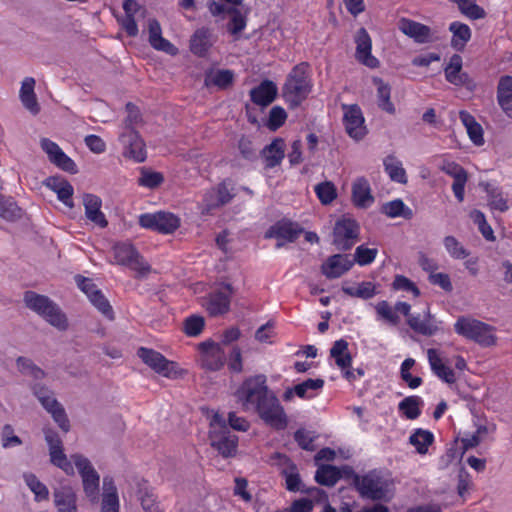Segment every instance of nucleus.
Returning <instances> with one entry per match:
<instances>
[{
  "instance_id": "obj_1",
  "label": "nucleus",
  "mask_w": 512,
  "mask_h": 512,
  "mask_svg": "<svg viewBox=\"0 0 512 512\" xmlns=\"http://www.w3.org/2000/svg\"><path fill=\"white\" fill-rule=\"evenodd\" d=\"M243 411H254L268 426L276 430L287 427L288 418L279 399L267 386L265 375L247 378L235 393Z\"/></svg>"
},
{
  "instance_id": "obj_2",
  "label": "nucleus",
  "mask_w": 512,
  "mask_h": 512,
  "mask_svg": "<svg viewBox=\"0 0 512 512\" xmlns=\"http://www.w3.org/2000/svg\"><path fill=\"white\" fill-rule=\"evenodd\" d=\"M45 440L49 447L51 463L67 475H74V467H76L82 478L86 496L92 501L97 500L100 477L90 460L81 454H73L68 459L64 453L62 440L57 433L51 430L45 432Z\"/></svg>"
},
{
  "instance_id": "obj_3",
  "label": "nucleus",
  "mask_w": 512,
  "mask_h": 512,
  "mask_svg": "<svg viewBox=\"0 0 512 512\" xmlns=\"http://www.w3.org/2000/svg\"><path fill=\"white\" fill-rule=\"evenodd\" d=\"M23 301L27 308L41 316L50 325L60 331L68 329V320L60 307L49 297L38 294L34 291H27Z\"/></svg>"
},
{
  "instance_id": "obj_4",
  "label": "nucleus",
  "mask_w": 512,
  "mask_h": 512,
  "mask_svg": "<svg viewBox=\"0 0 512 512\" xmlns=\"http://www.w3.org/2000/svg\"><path fill=\"white\" fill-rule=\"evenodd\" d=\"M354 485L360 495L373 501L391 499L390 482L380 473L371 471L363 476H354Z\"/></svg>"
},
{
  "instance_id": "obj_5",
  "label": "nucleus",
  "mask_w": 512,
  "mask_h": 512,
  "mask_svg": "<svg viewBox=\"0 0 512 512\" xmlns=\"http://www.w3.org/2000/svg\"><path fill=\"white\" fill-rule=\"evenodd\" d=\"M209 439L211 446L223 457H232L236 454L238 437L231 434L225 419L218 413H215L210 421Z\"/></svg>"
},
{
  "instance_id": "obj_6",
  "label": "nucleus",
  "mask_w": 512,
  "mask_h": 512,
  "mask_svg": "<svg viewBox=\"0 0 512 512\" xmlns=\"http://www.w3.org/2000/svg\"><path fill=\"white\" fill-rule=\"evenodd\" d=\"M311 84L307 75V66L300 64L293 68L283 87V97L291 107H296L308 96Z\"/></svg>"
},
{
  "instance_id": "obj_7",
  "label": "nucleus",
  "mask_w": 512,
  "mask_h": 512,
  "mask_svg": "<svg viewBox=\"0 0 512 512\" xmlns=\"http://www.w3.org/2000/svg\"><path fill=\"white\" fill-rule=\"evenodd\" d=\"M454 329L459 335L473 340L482 346H491L496 342L494 329L475 319L459 318L454 325Z\"/></svg>"
},
{
  "instance_id": "obj_8",
  "label": "nucleus",
  "mask_w": 512,
  "mask_h": 512,
  "mask_svg": "<svg viewBox=\"0 0 512 512\" xmlns=\"http://www.w3.org/2000/svg\"><path fill=\"white\" fill-rule=\"evenodd\" d=\"M30 389L34 396L39 400L44 409L50 413L64 431H68L69 422L66 417V413L62 405L54 397V393L43 383L39 381H33L30 383Z\"/></svg>"
},
{
  "instance_id": "obj_9",
  "label": "nucleus",
  "mask_w": 512,
  "mask_h": 512,
  "mask_svg": "<svg viewBox=\"0 0 512 512\" xmlns=\"http://www.w3.org/2000/svg\"><path fill=\"white\" fill-rule=\"evenodd\" d=\"M113 263L126 266L140 276L150 272V266L140 256L135 247L129 242H119L112 247Z\"/></svg>"
},
{
  "instance_id": "obj_10",
  "label": "nucleus",
  "mask_w": 512,
  "mask_h": 512,
  "mask_svg": "<svg viewBox=\"0 0 512 512\" xmlns=\"http://www.w3.org/2000/svg\"><path fill=\"white\" fill-rule=\"evenodd\" d=\"M137 355L146 365L163 377L176 379L182 375V371L175 362L169 361L153 349L141 347Z\"/></svg>"
},
{
  "instance_id": "obj_11",
  "label": "nucleus",
  "mask_w": 512,
  "mask_h": 512,
  "mask_svg": "<svg viewBox=\"0 0 512 512\" xmlns=\"http://www.w3.org/2000/svg\"><path fill=\"white\" fill-rule=\"evenodd\" d=\"M139 224L143 228L169 234L180 226V219L173 213L158 211L141 214L139 216Z\"/></svg>"
},
{
  "instance_id": "obj_12",
  "label": "nucleus",
  "mask_w": 512,
  "mask_h": 512,
  "mask_svg": "<svg viewBox=\"0 0 512 512\" xmlns=\"http://www.w3.org/2000/svg\"><path fill=\"white\" fill-rule=\"evenodd\" d=\"M359 225L351 218H342L335 223L333 243L340 250L350 249L358 240Z\"/></svg>"
},
{
  "instance_id": "obj_13",
  "label": "nucleus",
  "mask_w": 512,
  "mask_h": 512,
  "mask_svg": "<svg viewBox=\"0 0 512 512\" xmlns=\"http://www.w3.org/2000/svg\"><path fill=\"white\" fill-rule=\"evenodd\" d=\"M343 109V123L348 135L355 139L360 140L367 134L364 116L360 107L356 104L342 105Z\"/></svg>"
},
{
  "instance_id": "obj_14",
  "label": "nucleus",
  "mask_w": 512,
  "mask_h": 512,
  "mask_svg": "<svg viewBox=\"0 0 512 512\" xmlns=\"http://www.w3.org/2000/svg\"><path fill=\"white\" fill-rule=\"evenodd\" d=\"M426 354L433 374L448 385L455 384L457 381L456 372L448 365L444 352L440 349L429 348Z\"/></svg>"
},
{
  "instance_id": "obj_15",
  "label": "nucleus",
  "mask_w": 512,
  "mask_h": 512,
  "mask_svg": "<svg viewBox=\"0 0 512 512\" xmlns=\"http://www.w3.org/2000/svg\"><path fill=\"white\" fill-rule=\"evenodd\" d=\"M209 11L214 16H229L230 20L227 24V29L232 35H238L246 27V16L243 6L227 7L213 1L209 4Z\"/></svg>"
},
{
  "instance_id": "obj_16",
  "label": "nucleus",
  "mask_w": 512,
  "mask_h": 512,
  "mask_svg": "<svg viewBox=\"0 0 512 512\" xmlns=\"http://www.w3.org/2000/svg\"><path fill=\"white\" fill-rule=\"evenodd\" d=\"M40 145L43 151L47 154L51 163L66 172H77V166L75 162L63 152L57 143L51 141L48 138H42Z\"/></svg>"
},
{
  "instance_id": "obj_17",
  "label": "nucleus",
  "mask_w": 512,
  "mask_h": 512,
  "mask_svg": "<svg viewBox=\"0 0 512 512\" xmlns=\"http://www.w3.org/2000/svg\"><path fill=\"white\" fill-rule=\"evenodd\" d=\"M198 347L201 352L202 363L207 369L219 370L223 367L226 355L219 343L207 340L201 342Z\"/></svg>"
},
{
  "instance_id": "obj_18",
  "label": "nucleus",
  "mask_w": 512,
  "mask_h": 512,
  "mask_svg": "<svg viewBox=\"0 0 512 512\" xmlns=\"http://www.w3.org/2000/svg\"><path fill=\"white\" fill-rule=\"evenodd\" d=\"M119 140L124 146V155L136 162H143L146 159L145 145L135 130L124 131L120 134Z\"/></svg>"
},
{
  "instance_id": "obj_19",
  "label": "nucleus",
  "mask_w": 512,
  "mask_h": 512,
  "mask_svg": "<svg viewBox=\"0 0 512 512\" xmlns=\"http://www.w3.org/2000/svg\"><path fill=\"white\" fill-rule=\"evenodd\" d=\"M441 171L453 178L452 191L459 202L464 201L465 185L468 180L467 172L463 167L453 161H444Z\"/></svg>"
},
{
  "instance_id": "obj_20",
  "label": "nucleus",
  "mask_w": 512,
  "mask_h": 512,
  "mask_svg": "<svg viewBox=\"0 0 512 512\" xmlns=\"http://www.w3.org/2000/svg\"><path fill=\"white\" fill-rule=\"evenodd\" d=\"M356 43V59L363 65L369 68H376L379 65V61L371 54L372 40L366 31L361 28L355 35Z\"/></svg>"
},
{
  "instance_id": "obj_21",
  "label": "nucleus",
  "mask_w": 512,
  "mask_h": 512,
  "mask_svg": "<svg viewBox=\"0 0 512 512\" xmlns=\"http://www.w3.org/2000/svg\"><path fill=\"white\" fill-rule=\"evenodd\" d=\"M407 324L413 331L424 336H433L440 330V323L431 315L428 308L423 315L409 316Z\"/></svg>"
},
{
  "instance_id": "obj_22",
  "label": "nucleus",
  "mask_w": 512,
  "mask_h": 512,
  "mask_svg": "<svg viewBox=\"0 0 512 512\" xmlns=\"http://www.w3.org/2000/svg\"><path fill=\"white\" fill-rule=\"evenodd\" d=\"M398 29L417 43H428L433 39L428 26L408 18H401L398 21Z\"/></svg>"
},
{
  "instance_id": "obj_23",
  "label": "nucleus",
  "mask_w": 512,
  "mask_h": 512,
  "mask_svg": "<svg viewBox=\"0 0 512 512\" xmlns=\"http://www.w3.org/2000/svg\"><path fill=\"white\" fill-rule=\"evenodd\" d=\"M354 261L345 254H335L330 256L321 267L322 273L329 279L339 278L349 271Z\"/></svg>"
},
{
  "instance_id": "obj_24",
  "label": "nucleus",
  "mask_w": 512,
  "mask_h": 512,
  "mask_svg": "<svg viewBox=\"0 0 512 512\" xmlns=\"http://www.w3.org/2000/svg\"><path fill=\"white\" fill-rule=\"evenodd\" d=\"M44 185L53 191L59 201H61L66 207L72 209L74 207L73 186L62 177H49L45 180Z\"/></svg>"
},
{
  "instance_id": "obj_25",
  "label": "nucleus",
  "mask_w": 512,
  "mask_h": 512,
  "mask_svg": "<svg viewBox=\"0 0 512 512\" xmlns=\"http://www.w3.org/2000/svg\"><path fill=\"white\" fill-rule=\"evenodd\" d=\"M301 233V229L291 222H278L273 225L266 233L267 238H276L278 240L277 248L285 242H293Z\"/></svg>"
},
{
  "instance_id": "obj_26",
  "label": "nucleus",
  "mask_w": 512,
  "mask_h": 512,
  "mask_svg": "<svg viewBox=\"0 0 512 512\" xmlns=\"http://www.w3.org/2000/svg\"><path fill=\"white\" fill-rule=\"evenodd\" d=\"M324 385L322 379H308L294 388L287 389L283 394L285 401H291L294 395L302 399H310L316 396L317 391L321 390Z\"/></svg>"
},
{
  "instance_id": "obj_27",
  "label": "nucleus",
  "mask_w": 512,
  "mask_h": 512,
  "mask_svg": "<svg viewBox=\"0 0 512 512\" xmlns=\"http://www.w3.org/2000/svg\"><path fill=\"white\" fill-rule=\"evenodd\" d=\"M232 199L228 187L225 183L206 192L203 199V211L209 213L212 209L218 208Z\"/></svg>"
},
{
  "instance_id": "obj_28",
  "label": "nucleus",
  "mask_w": 512,
  "mask_h": 512,
  "mask_svg": "<svg viewBox=\"0 0 512 512\" xmlns=\"http://www.w3.org/2000/svg\"><path fill=\"white\" fill-rule=\"evenodd\" d=\"M352 201L358 208H368L374 202L370 184L364 177L357 178L352 184Z\"/></svg>"
},
{
  "instance_id": "obj_29",
  "label": "nucleus",
  "mask_w": 512,
  "mask_h": 512,
  "mask_svg": "<svg viewBox=\"0 0 512 512\" xmlns=\"http://www.w3.org/2000/svg\"><path fill=\"white\" fill-rule=\"evenodd\" d=\"M233 294V288L226 284L223 288L210 295L207 309L211 315H219L228 311L230 306V297Z\"/></svg>"
},
{
  "instance_id": "obj_30",
  "label": "nucleus",
  "mask_w": 512,
  "mask_h": 512,
  "mask_svg": "<svg viewBox=\"0 0 512 512\" xmlns=\"http://www.w3.org/2000/svg\"><path fill=\"white\" fill-rule=\"evenodd\" d=\"M35 83L33 77H26L23 79L19 91V98L22 105L33 115H37L40 112V105L34 92Z\"/></svg>"
},
{
  "instance_id": "obj_31",
  "label": "nucleus",
  "mask_w": 512,
  "mask_h": 512,
  "mask_svg": "<svg viewBox=\"0 0 512 512\" xmlns=\"http://www.w3.org/2000/svg\"><path fill=\"white\" fill-rule=\"evenodd\" d=\"M148 32L149 43L154 49L166 52L170 55H175L177 53V48L167 39L162 37L161 26L156 19H150L148 21Z\"/></svg>"
},
{
  "instance_id": "obj_32",
  "label": "nucleus",
  "mask_w": 512,
  "mask_h": 512,
  "mask_svg": "<svg viewBox=\"0 0 512 512\" xmlns=\"http://www.w3.org/2000/svg\"><path fill=\"white\" fill-rule=\"evenodd\" d=\"M277 92L276 84L270 80H265L250 91V97L256 105L265 107L274 101Z\"/></svg>"
},
{
  "instance_id": "obj_33",
  "label": "nucleus",
  "mask_w": 512,
  "mask_h": 512,
  "mask_svg": "<svg viewBox=\"0 0 512 512\" xmlns=\"http://www.w3.org/2000/svg\"><path fill=\"white\" fill-rule=\"evenodd\" d=\"M53 498L58 512H78L76 504L77 496L71 487L62 486L55 489Z\"/></svg>"
},
{
  "instance_id": "obj_34",
  "label": "nucleus",
  "mask_w": 512,
  "mask_h": 512,
  "mask_svg": "<svg viewBox=\"0 0 512 512\" xmlns=\"http://www.w3.org/2000/svg\"><path fill=\"white\" fill-rule=\"evenodd\" d=\"M83 204L85 207V215L87 219L96 224L97 226L104 228L108 222L105 215L101 211V199L93 194H86L83 198Z\"/></svg>"
},
{
  "instance_id": "obj_35",
  "label": "nucleus",
  "mask_w": 512,
  "mask_h": 512,
  "mask_svg": "<svg viewBox=\"0 0 512 512\" xmlns=\"http://www.w3.org/2000/svg\"><path fill=\"white\" fill-rule=\"evenodd\" d=\"M497 102L506 116L512 118V77L502 76L497 86Z\"/></svg>"
},
{
  "instance_id": "obj_36",
  "label": "nucleus",
  "mask_w": 512,
  "mask_h": 512,
  "mask_svg": "<svg viewBox=\"0 0 512 512\" xmlns=\"http://www.w3.org/2000/svg\"><path fill=\"white\" fill-rule=\"evenodd\" d=\"M444 71L446 80L451 84L456 86L468 84V76L462 72V58L460 55L454 54Z\"/></svg>"
},
{
  "instance_id": "obj_37",
  "label": "nucleus",
  "mask_w": 512,
  "mask_h": 512,
  "mask_svg": "<svg viewBox=\"0 0 512 512\" xmlns=\"http://www.w3.org/2000/svg\"><path fill=\"white\" fill-rule=\"evenodd\" d=\"M285 143L282 139L273 140L263 151V158L267 168H273L281 163L284 158Z\"/></svg>"
},
{
  "instance_id": "obj_38",
  "label": "nucleus",
  "mask_w": 512,
  "mask_h": 512,
  "mask_svg": "<svg viewBox=\"0 0 512 512\" xmlns=\"http://www.w3.org/2000/svg\"><path fill=\"white\" fill-rule=\"evenodd\" d=\"M449 31L452 33L451 45L458 51L465 48L467 42L471 39V29L468 25L454 21L449 25Z\"/></svg>"
},
{
  "instance_id": "obj_39",
  "label": "nucleus",
  "mask_w": 512,
  "mask_h": 512,
  "mask_svg": "<svg viewBox=\"0 0 512 512\" xmlns=\"http://www.w3.org/2000/svg\"><path fill=\"white\" fill-rule=\"evenodd\" d=\"M212 35L209 29H198L190 40L191 51L198 56H204L208 49L211 47Z\"/></svg>"
},
{
  "instance_id": "obj_40",
  "label": "nucleus",
  "mask_w": 512,
  "mask_h": 512,
  "mask_svg": "<svg viewBox=\"0 0 512 512\" xmlns=\"http://www.w3.org/2000/svg\"><path fill=\"white\" fill-rule=\"evenodd\" d=\"M460 120L466 128L470 140L477 146L484 144L483 129L481 125L476 122L475 118L466 111H461Z\"/></svg>"
},
{
  "instance_id": "obj_41",
  "label": "nucleus",
  "mask_w": 512,
  "mask_h": 512,
  "mask_svg": "<svg viewBox=\"0 0 512 512\" xmlns=\"http://www.w3.org/2000/svg\"><path fill=\"white\" fill-rule=\"evenodd\" d=\"M103 499L101 512H118L119 511V499L117 489L114 486L112 480L104 478L103 480Z\"/></svg>"
},
{
  "instance_id": "obj_42",
  "label": "nucleus",
  "mask_w": 512,
  "mask_h": 512,
  "mask_svg": "<svg viewBox=\"0 0 512 512\" xmlns=\"http://www.w3.org/2000/svg\"><path fill=\"white\" fill-rule=\"evenodd\" d=\"M481 186L488 196V205L493 210L504 212L508 209L507 201L503 197L501 189L492 183H482Z\"/></svg>"
},
{
  "instance_id": "obj_43",
  "label": "nucleus",
  "mask_w": 512,
  "mask_h": 512,
  "mask_svg": "<svg viewBox=\"0 0 512 512\" xmlns=\"http://www.w3.org/2000/svg\"><path fill=\"white\" fill-rule=\"evenodd\" d=\"M384 168L390 179L400 184L407 183L406 171L402 166V162L394 156H387L384 159Z\"/></svg>"
},
{
  "instance_id": "obj_44",
  "label": "nucleus",
  "mask_w": 512,
  "mask_h": 512,
  "mask_svg": "<svg viewBox=\"0 0 512 512\" xmlns=\"http://www.w3.org/2000/svg\"><path fill=\"white\" fill-rule=\"evenodd\" d=\"M373 82L377 87L378 106L385 112L393 114L395 112V107L390 101L391 89L389 85L384 83L380 78H374Z\"/></svg>"
},
{
  "instance_id": "obj_45",
  "label": "nucleus",
  "mask_w": 512,
  "mask_h": 512,
  "mask_svg": "<svg viewBox=\"0 0 512 512\" xmlns=\"http://www.w3.org/2000/svg\"><path fill=\"white\" fill-rule=\"evenodd\" d=\"M330 355L335 359L338 367L345 369L351 365V356L348 353V343L343 340H337L334 342Z\"/></svg>"
},
{
  "instance_id": "obj_46",
  "label": "nucleus",
  "mask_w": 512,
  "mask_h": 512,
  "mask_svg": "<svg viewBox=\"0 0 512 512\" xmlns=\"http://www.w3.org/2000/svg\"><path fill=\"white\" fill-rule=\"evenodd\" d=\"M422 404L423 401L420 397L408 396L399 403L398 409L407 419L414 420L420 416Z\"/></svg>"
},
{
  "instance_id": "obj_47",
  "label": "nucleus",
  "mask_w": 512,
  "mask_h": 512,
  "mask_svg": "<svg viewBox=\"0 0 512 512\" xmlns=\"http://www.w3.org/2000/svg\"><path fill=\"white\" fill-rule=\"evenodd\" d=\"M434 436L428 430L417 429L410 437L409 443L413 445L419 454H426L428 447L433 443Z\"/></svg>"
},
{
  "instance_id": "obj_48",
  "label": "nucleus",
  "mask_w": 512,
  "mask_h": 512,
  "mask_svg": "<svg viewBox=\"0 0 512 512\" xmlns=\"http://www.w3.org/2000/svg\"><path fill=\"white\" fill-rule=\"evenodd\" d=\"M16 365L19 372L26 377H30L32 382L40 381L45 377V372L28 358L19 357L16 361Z\"/></svg>"
},
{
  "instance_id": "obj_49",
  "label": "nucleus",
  "mask_w": 512,
  "mask_h": 512,
  "mask_svg": "<svg viewBox=\"0 0 512 512\" xmlns=\"http://www.w3.org/2000/svg\"><path fill=\"white\" fill-rule=\"evenodd\" d=\"M24 481L29 489L33 492L35 496V500L40 502L44 500H48L49 498V490L45 484H43L39 479L32 473H25L23 475Z\"/></svg>"
},
{
  "instance_id": "obj_50",
  "label": "nucleus",
  "mask_w": 512,
  "mask_h": 512,
  "mask_svg": "<svg viewBox=\"0 0 512 512\" xmlns=\"http://www.w3.org/2000/svg\"><path fill=\"white\" fill-rule=\"evenodd\" d=\"M316 481L325 486H333L340 479V471L331 465H322L315 474Z\"/></svg>"
},
{
  "instance_id": "obj_51",
  "label": "nucleus",
  "mask_w": 512,
  "mask_h": 512,
  "mask_svg": "<svg viewBox=\"0 0 512 512\" xmlns=\"http://www.w3.org/2000/svg\"><path fill=\"white\" fill-rule=\"evenodd\" d=\"M383 213L390 218H411L412 210L401 199H395L383 205Z\"/></svg>"
},
{
  "instance_id": "obj_52",
  "label": "nucleus",
  "mask_w": 512,
  "mask_h": 512,
  "mask_svg": "<svg viewBox=\"0 0 512 512\" xmlns=\"http://www.w3.org/2000/svg\"><path fill=\"white\" fill-rule=\"evenodd\" d=\"M314 191L323 205L332 203L337 197L335 185L330 181L319 183L315 186Z\"/></svg>"
},
{
  "instance_id": "obj_53",
  "label": "nucleus",
  "mask_w": 512,
  "mask_h": 512,
  "mask_svg": "<svg viewBox=\"0 0 512 512\" xmlns=\"http://www.w3.org/2000/svg\"><path fill=\"white\" fill-rule=\"evenodd\" d=\"M457 3L462 14L470 19H481L486 15L484 9L478 6L475 0H458Z\"/></svg>"
},
{
  "instance_id": "obj_54",
  "label": "nucleus",
  "mask_w": 512,
  "mask_h": 512,
  "mask_svg": "<svg viewBox=\"0 0 512 512\" xmlns=\"http://www.w3.org/2000/svg\"><path fill=\"white\" fill-rule=\"evenodd\" d=\"M414 365H415V360L412 358H407L402 362L401 369H400L402 379L412 389H415L422 384V379L420 377L411 375L410 370L413 368Z\"/></svg>"
},
{
  "instance_id": "obj_55",
  "label": "nucleus",
  "mask_w": 512,
  "mask_h": 512,
  "mask_svg": "<svg viewBox=\"0 0 512 512\" xmlns=\"http://www.w3.org/2000/svg\"><path fill=\"white\" fill-rule=\"evenodd\" d=\"M375 310L380 319L385 320L391 325H397L400 321L399 316L395 312V308H392L385 300L378 302L375 305Z\"/></svg>"
},
{
  "instance_id": "obj_56",
  "label": "nucleus",
  "mask_w": 512,
  "mask_h": 512,
  "mask_svg": "<svg viewBox=\"0 0 512 512\" xmlns=\"http://www.w3.org/2000/svg\"><path fill=\"white\" fill-rule=\"evenodd\" d=\"M443 243L446 251L455 259H463L469 255L468 251L454 236H446Z\"/></svg>"
},
{
  "instance_id": "obj_57",
  "label": "nucleus",
  "mask_w": 512,
  "mask_h": 512,
  "mask_svg": "<svg viewBox=\"0 0 512 512\" xmlns=\"http://www.w3.org/2000/svg\"><path fill=\"white\" fill-rule=\"evenodd\" d=\"M377 254L378 250L376 248H368L364 245H360L355 250L353 261L360 266H366L375 260Z\"/></svg>"
},
{
  "instance_id": "obj_58",
  "label": "nucleus",
  "mask_w": 512,
  "mask_h": 512,
  "mask_svg": "<svg viewBox=\"0 0 512 512\" xmlns=\"http://www.w3.org/2000/svg\"><path fill=\"white\" fill-rule=\"evenodd\" d=\"M163 181L164 177L160 172L143 170L138 179V184L149 189H154L160 186Z\"/></svg>"
},
{
  "instance_id": "obj_59",
  "label": "nucleus",
  "mask_w": 512,
  "mask_h": 512,
  "mask_svg": "<svg viewBox=\"0 0 512 512\" xmlns=\"http://www.w3.org/2000/svg\"><path fill=\"white\" fill-rule=\"evenodd\" d=\"M89 300L105 317L110 320L113 319V309L100 290L91 294Z\"/></svg>"
},
{
  "instance_id": "obj_60",
  "label": "nucleus",
  "mask_w": 512,
  "mask_h": 512,
  "mask_svg": "<svg viewBox=\"0 0 512 512\" xmlns=\"http://www.w3.org/2000/svg\"><path fill=\"white\" fill-rule=\"evenodd\" d=\"M139 501L145 512H161L153 492L147 488L139 490Z\"/></svg>"
},
{
  "instance_id": "obj_61",
  "label": "nucleus",
  "mask_w": 512,
  "mask_h": 512,
  "mask_svg": "<svg viewBox=\"0 0 512 512\" xmlns=\"http://www.w3.org/2000/svg\"><path fill=\"white\" fill-rule=\"evenodd\" d=\"M204 324L203 317L192 315L184 321V332L187 336L196 337L202 332Z\"/></svg>"
},
{
  "instance_id": "obj_62",
  "label": "nucleus",
  "mask_w": 512,
  "mask_h": 512,
  "mask_svg": "<svg viewBox=\"0 0 512 512\" xmlns=\"http://www.w3.org/2000/svg\"><path fill=\"white\" fill-rule=\"evenodd\" d=\"M233 80L234 74L230 70H218L211 77V82L222 89L229 87Z\"/></svg>"
},
{
  "instance_id": "obj_63",
  "label": "nucleus",
  "mask_w": 512,
  "mask_h": 512,
  "mask_svg": "<svg viewBox=\"0 0 512 512\" xmlns=\"http://www.w3.org/2000/svg\"><path fill=\"white\" fill-rule=\"evenodd\" d=\"M287 114L280 106H275L270 110L268 126L272 130L278 129L285 122Z\"/></svg>"
},
{
  "instance_id": "obj_64",
  "label": "nucleus",
  "mask_w": 512,
  "mask_h": 512,
  "mask_svg": "<svg viewBox=\"0 0 512 512\" xmlns=\"http://www.w3.org/2000/svg\"><path fill=\"white\" fill-rule=\"evenodd\" d=\"M473 485L471 476L466 471H460L458 475L457 493L465 500Z\"/></svg>"
}]
</instances>
